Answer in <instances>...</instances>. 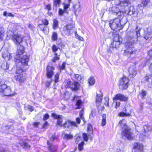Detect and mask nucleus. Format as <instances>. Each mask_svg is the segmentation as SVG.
I'll return each mask as SVG.
<instances>
[{
	"instance_id": "1",
	"label": "nucleus",
	"mask_w": 152,
	"mask_h": 152,
	"mask_svg": "<svg viewBox=\"0 0 152 152\" xmlns=\"http://www.w3.org/2000/svg\"><path fill=\"white\" fill-rule=\"evenodd\" d=\"M141 28L138 26L136 27L134 31L132 29L128 31L125 37L126 42L125 43V49L123 54L128 57H130L132 54L136 53L137 50L134 49V45L138 40V38L140 37V31Z\"/></svg>"
},
{
	"instance_id": "2",
	"label": "nucleus",
	"mask_w": 152,
	"mask_h": 152,
	"mask_svg": "<svg viewBox=\"0 0 152 152\" xmlns=\"http://www.w3.org/2000/svg\"><path fill=\"white\" fill-rule=\"evenodd\" d=\"M118 126L120 128L124 129L121 133L122 135L125 136L129 140L132 139L133 138L132 133L130 132L129 129L127 127L125 120H122L120 121Z\"/></svg>"
},
{
	"instance_id": "3",
	"label": "nucleus",
	"mask_w": 152,
	"mask_h": 152,
	"mask_svg": "<svg viewBox=\"0 0 152 152\" xmlns=\"http://www.w3.org/2000/svg\"><path fill=\"white\" fill-rule=\"evenodd\" d=\"M20 61L22 66H18L17 67L16 73H20L25 71L27 69L26 66H28V63L29 61V57L27 55L23 56L20 57V60H17Z\"/></svg>"
},
{
	"instance_id": "4",
	"label": "nucleus",
	"mask_w": 152,
	"mask_h": 152,
	"mask_svg": "<svg viewBox=\"0 0 152 152\" xmlns=\"http://www.w3.org/2000/svg\"><path fill=\"white\" fill-rule=\"evenodd\" d=\"M42 22L43 24H40L38 25V27L45 34H47L49 32V28L47 26L48 24V22L46 19H42Z\"/></svg>"
},
{
	"instance_id": "5",
	"label": "nucleus",
	"mask_w": 152,
	"mask_h": 152,
	"mask_svg": "<svg viewBox=\"0 0 152 152\" xmlns=\"http://www.w3.org/2000/svg\"><path fill=\"white\" fill-rule=\"evenodd\" d=\"M121 21V20L118 18L111 20L109 23L110 27L112 30H115L118 27H120L121 25L120 23Z\"/></svg>"
},
{
	"instance_id": "6",
	"label": "nucleus",
	"mask_w": 152,
	"mask_h": 152,
	"mask_svg": "<svg viewBox=\"0 0 152 152\" xmlns=\"http://www.w3.org/2000/svg\"><path fill=\"white\" fill-rule=\"evenodd\" d=\"M2 91L0 92L4 96H12L15 95V92L12 90L10 87L6 85V88H2Z\"/></svg>"
},
{
	"instance_id": "7",
	"label": "nucleus",
	"mask_w": 152,
	"mask_h": 152,
	"mask_svg": "<svg viewBox=\"0 0 152 152\" xmlns=\"http://www.w3.org/2000/svg\"><path fill=\"white\" fill-rule=\"evenodd\" d=\"M129 80L125 76H123L120 80L119 88L122 89H126L128 88Z\"/></svg>"
},
{
	"instance_id": "8",
	"label": "nucleus",
	"mask_w": 152,
	"mask_h": 152,
	"mask_svg": "<svg viewBox=\"0 0 152 152\" xmlns=\"http://www.w3.org/2000/svg\"><path fill=\"white\" fill-rule=\"evenodd\" d=\"M144 132L142 134H140L139 137L142 140L148 137L151 130V128L150 126L145 125L143 126Z\"/></svg>"
},
{
	"instance_id": "9",
	"label": "nucleus",
	"mask_w": 152,
	"mask_h": 152,
	"mask_svg": "<svg viewBox=\"0 0 152 152\" xmlns=\"http://www.w3.org/2000/svg\"><path fill=\"white\" fill-rule=\"evenodd\" d=\"M65 86L66 87L70 88L73 90L76 91L79 88L80 85L78 82H72L69 81L67 83Z\"/></svg>"
},
{
	"instance_id": "10",
	"label": "nucleus",
	"mask_w": 152,
	"mask_h": 152,
	"mask_svg": "<svg viewBox=\"0 0 152 152\" xmlns=\"http://www.w3.org/2000/svg\"><path fill=\"white\" fill-rule=\"evenodd\" d=\"M24 51V47L21 45H20L18 47V50L16 52V55L15 56V58L16 60H20V57L22 56Z\"/></svg>"
},
{
	"instance_id": "11",
	"label": "nucleus",
	"mask_w": 152,
	"mask_h": 152,
	"mask_svg": "<svg viewBox=\"0 0 152 152\" xmlns=\"http://www.w3.org/2000/svg\"><path fill=\"white\" fill-rule=\"evenodd\" d=\"M9 37L12 39L14 43L16 44L20 43L22 41V36L19 34H14L13 36H10Z\"/></svg>"
},
{
	"instance_id": "12",
	"label": "nucleus",
	"mask_w": 152,
	"mask_h": 152,
	"mask_svg": "<svg viewBox=\"0 0 152 152\" xmlns=\"http://www.w3.org/2000/svg\"><path fill=\"white\" fill-rule=\"evenodd\" d=\"M9 31H7V35L8 37L13 36L14 34V31L16 30V26L14 23L10 24L8 26Z\"/></svg>"
},
{
	"instance_id": "13",
	"label": "nucleus",
	"mask_w": 152,
	"mask_h": 152,
	"mask_svg": "<svg viewBox=\"0 0 152 152\" xmlns=\"http://www.w3.org/2000/svg\"><path fill=\"white\" fill-rule=\"evenodd\" d=\"M80 4L78 1L74 3L73 4V10L76 16H77L79 12L80 11Z\"/></svg>"
},
{
	"instance_id": "14",
	"label": "nucleus",
	"mask_w": 152,
	"mask_h": 152,
	"mask_svg": "<svg viewBox=\"0 0 152 152\" xmlns=\"http://www.w3.org/2000/svg\"><path fill=\"white\" fill-rule=\"evenodd\" d=\"M46 69V75L47 77L48 78H51L54 74L53 71L54 69V68L49 66H48L47 67Z\"/></svg>"
},
{
	"instance_id": "15",
	"label": "nucleus",
	"mask_w": 152,
	"mask_h": 152,
	"mask_svg": "<svg viewBox=\"0 0 152 152\" xmlns=\"http://www.w3.org/2000/svg\"><path fill=\"white\" fill-rule=\"evenodd\" d=\"M73 101L75 103L76 105L77 106L76 109L81 108V106L82 105L83 102L80 97L75 96L73 99Z\"/></svg>"
},
{
	"instance_id": "16",
	"label": "nucleus",
	"mask_w": 152,
	"mask_h": 152,
	"mask_svg": "<svg viewBox=\"0 0 152 152\" xmlns=\"http://www.w3.org/2000/svg\"><path fill=\"white\" fill-rule=\"evenodd\" d=\"M62 126L65 128H68L71 126H74L76 127L78 126L77 125L75 121H71L69 120L67 121L63 125H61V126Z\"/></svg>"
},
{
	"instance_id": "17",
	"label": "nucleus",
	"mask_w": 152,
	"mask_h": 152,
	"mask_svg": "<svg viewBox=\"0 0 152 152\" xmlns=\"http://www.w3.org/2000/svg\"><path fill=\"white\" fill-rule=\"evenodd\" d=\"M73 28V26L72 24H67L64 26L63 28L64 32L67 35H69L70 33V31L72 30Z\"/></svg>"
},
{
	"instance_id": "18",
	"label": "nucleus",
	"mask_w": 152,
	"mask_h": 152,
	"mask_svg": "<svg viewBox=\"0 0 152 152\" xmlns=\"http://www.w3.org/2000/svg\"><path fill=\"white\" fill-rule=\"evenodd\" d=\"M152 33V29L151 27H149L146 28L145 30V36L144 38L148 40V38L151 37Z\"/></svg>"
},
{
	"instance_id": "19",
	"label": "nucleus",
	"mask_w": 152,
	"mask_h": 152,
	"mask_svg": "<svg viewBox=\"0 0 152 152\" xmlns=\"http://www.w3.org/2000/svg\"><path fill=\"white\" fill-rule=\"evenodd\" d=\"M137 13L138 11L136 7L133 6H131L129 8L127 14L130 15L135 14L137 15Z\"/></svg>"
},
{
	"instance_id": "20",
	"label": "nucleus",
	"mask_w": 152,
	"mask_h": 152,
	"mask_svg": "<svg viewBox=\"0 0 152 152\" xmlns=\"http://www.w3.org/2000/svg\"><path fill=\"white\" fill-rule=\"evenodd\" d=\"M127 99V97L120 94L115 95L113 98V100L118 99L122 101H126Z\"/></svg>"
},
{
	"instance_id": "21",
	"label": "nucleus",
	"mask_w": 152,
	"mask_h": 152,
	"mask_svg": "<svg viewBox=\"0 0 152 152\" xmlns=\"http://www.w3.org/2000/svg\"><path fill=\"white\" fill-rule=\"evenodd\" d=\"M21 73H18L17 74H19V75L15 76V77L16 80L20 83L23 82L26 79L25 76L23 75V74H21Z\"/></svg>"
},
{
	"instance_id": "22",
	"label": "nucleus",
	"mask_w": 152,
	"mask_h": 152,
	"mask_svg": "<svg viewBox=\"0 0 152 152\" xmlns=\"http://www.w3.org/2000/svg\"><path fill=\"white\" fill-rule=\"evenodd\" d=\"M129 75L132 77H134L137 74V71L135 69L134 66L131 67L129 68Z\"/></svg>"
},
{
	"instance_id": "23",
	"label": "nucleus",
	"mask_w": 152,
	"mask_h": 152,
	"mask_svg": "<svg viewBox=\"0 0 152 152\" xmlns=\"http://www.w3.org/2000/svg\"><path fill=\"white\" fill-rule=\"evenodd\" d=\"M102 94L100 91L99 93H97L96 94V105L98 103H100L101 102L102 99Z\"/></svg>"
},
{
	"instance_id": "24",
	"label": "nucleus",
	"mask_w": 152,
	"mask_h": 152,
	"mask_svg": "<svg viewBox=\"0 0 152 152\" xmlns=\"http://www.w3.org/2000/svg\"><path fill=\"white\" fill-rule=\"evenodd\" d=\"M2 56L6 61H8L11 58L10 54L7 51L4 52L2 54Z\"/></svg>"
},
{
	"instance_id": "25",
	"label": "nucleus",
	"mask_w": 152,
	"mask_h": 152,
	"mask_svg": "<svg viewBox=\"0 0 152 152\" xmlns=\"http://www.w3.org/2000/svg\"><path fill=\"white\" fill-rule=\"evenodd\" d=\"M62 137L63 138L68 140L73 138V136L71 134H66L64 132L63 133Z\"/></svg>"
},
{
	"instance_id": "26",
	"label": "nucleus",
	"mask_w": 152,
	"mask_h": 152,
	"mask_svg": "<svg viewBox=\"0 0 152 152\" xmlns=\"http://www.w3.org/2000/svg\"><path fill=\"white\" fill-rule=\"evenodd\" d=\"M134 148L135 149L140 151H142L143 148V146L141 144L136 143H135L134 145Z\"/></svg>"
},
{
	"instance_id": "27",
	"label": "nucleus",
	"mask_w": 152,
	"mask_h": 152,
	"mask_svg": "<svg viewBox=\"0 0 152 152\" xmlns=\"http://www.w3.org/2000/svg\"><path fill=\"white\" fill-rule=\"evenodd\" d=\"M6 87L5 82L3 79H0V91H2V88H5Z\"/></svg>"
},
{
	"instance_id": "28",
	"label": "nucleus",
	"mask_w": 152,
	"mask_h": 152,
	"mask_svg": "<svg viewBox=\"0 0 152 152\" xmlns=\"http://www.w3.org/2000/svg\"><path fill=\"white\" fill-rule=\"evenodd\" d=\"M144 79L146 81L152 83V74L151 75H146Z\"/></svg>"
},
{
	"instance_id": "29",
	"label": "nucleus",
	"mask_w": 152,
	"mask_h": 152,
	"mask_svg": "<svg viewBox=\"0 0 152 152\" xmlns=\"http://www.w3.org/2000/svg\"><path fill=\"white\" fill-rule=\"evenodd\" d=\"M119 1L120 5L123 6L126 5L130 1L129 0H119Z\"/></svg>"
},
{
	"instance_id": "30",
	"label": "nucleus",
	"mask_w": 152,
	"mask_h": 152,
	"mask_svg": "<svg viewBox=\"0 0 152 152\" xmlns=\"http://www.w3.org/2000/svg\"><path fill=\"white\" fill-rule=\"evenodd\" d=\"M21 145L23 147L26 149H28L30 148V146L28 143L24 142H23L22 143L20 142Z\"/></svg>"
},
{
	"instance_id": "31",
	"label": "nucleus",
	"mask_w": 152,
	"mask_h": 152,
	"mask_svg": "<svg viewBox=\"0 0 152 152\" xmlns=\"http://www.w3.org/2000/svg\"><path fill=\"white\" fill-rule=\"evenodd\" d=\"M95 80L93 77H91L88 80V83L90 86L93 85L95 83Z\"/></svg>"
},
{
	"instance_id": "32",
	"label": "nucleus",
	"mask_w": 152,
	"mask_h": 152,
	"mask_svg": "<svg viewBox=\"0 0 152 152\" xmlns=\"http://www.w3.org/2000/svg\"><path fill=\"white\" fill-rule=\"evenodd\" d=\"M102 120L101 122V125L102 126H105L106 123V115L103 114L102 115Z\"/></svg>"
},
{
	"instance_id": "33",
	"label": "nucleus",
	"mask_w": 152,
	"mask_h": 152,
	"mask_svg": "<svg viewBox=\"0 0 152 152\" xmlns=\"http://www.w3.org/2000/svg\"><path fill=\"white\" fill-rule=\"evenodd\" d=\"M49 148L51 152H57V148L54 145H50Z\"/></svg>"
},
{
	"instance_id": "34",
	"label": "nucleus",
	"mask_w": 152,
	"mask_h": 152,
	"mask_svg": "<svg viewBox=\"0 0 152 152\" xmlns=\"http://www.w3.org/2000/svg\"><path fill=\"white\" fill-rule=\"evenodd\" d=\"M130 113H129L121 112L118 114V115L120 117L128 116L130 115Z\"/></svg>"
},
{
	"instance_id": "35",
	"label": "nucleus",
	"mask_w": 152,
	"mask_h": 152,
	"mask_svg": "<svg viewBox=\"0 0 152 152\" xmlns=\"http://www.w3.org/2000/svg\"><path fill=\"white\" fill-rule=\"evenodd\" d=\"M4 32V29L3 27H0V40L2 39L3 36V34Z\"/></svg>"
},
{
	"instance_id": "36",
	"label": "nucleus",
	"mask_w": 152,
	"mask_h": 152,
	"mask_svg": "<svg viewBox=\"0 0 152 152\" xmlns=\"http://www.w3.org/2000/svg\"><path fill=\"white\" fill-rule=\"evenodd\" d=\"M73 77L74 80H77L79 81H80L82 79L81 77L78 74H74Z\"/></svg>"
},
{
	"instance_id": "37",
	"label": "nucleus",
	"mask_w": 152,
	"mask_h": 152,
	"mask_svg": "<svg viewBox=\"0 0 152 152\" xmlns=\"http://www.w3.org/2000/svg\"><path fill=\"white\" fill-rule=\"evenodd\" d=\"M122 41V39L118 35H116L114 38V42Z\"/></svg>"
},
{
	"instance_id": "38",
	"label": "nucleus",
	"mask_w": 152,
	"mask_h": 152,
	"mask_svg": "<svg viewBox=\"0 0 152 152\" xmlns=\"http://www.w3.org/2000/svg\"><path fill=\"white\" fill-rule=\"evenodd\" d=\"M84 111V110L83 109H82L81 110V111L80 113L79 116H80V118L82 120H83V121L84 122V123H85V119H84V118L83 117V116Z\"/></svg>"
},
{
	"instance_id": "39",
	"label": "nucleus",
	"mask_w": 152,
	"mask_h": 152,
	"mask_svg": "<svg viewBox=\"0 0 152 152\" xmlns=\"http://www.w3.org/2000/svg\"><path fill=\"white\" fill-rule=\"evenodd\" d=\"M58 48L56 45H52V49L53 52L54 53H57L56 52L58 51Z\"/></svg>"
},
{
	"instance_id": "40",
	"label": "nucleus",
	"mask_w": 152,
	"mask_h": 152,
	"mask_svg": "<svg viewBox=\"0 0 152 152\" xmlns=\"http://www.w3.org/2000/svg\"><path fill=\"white\" fill-rule=\"evenodd\" d=\"M84 144V142H81L79 144L78 148L79 151H81L83 150Z\"/></svg>"
},
{
	"instance_id": "41",
	"label": "nucleus",
	"mask_w": 152,
	"mask_h": 152,
	"mask_svg": "<svg viewBox=\"0 0 152 152\" xmlns=\"http://www.w3.org/2000/svg\"><path fill=\"white\" fill-rule=\"evenodd\" d=\"M58 21L54 19L53 20V28L54 29H56L58 26Z\"/></svg>"
},
{
	"instance_id": "42",
	"label": "nucleus",
	"mask_w": 152,
	"mask_h": 152,
	"mask_svg": "<svg viewBox=\"0 0 152 152\" xmlns=\"http://www.w3.org/2000/svg\"><path fill=\"white\" fill-rule=\"evenodd\" d=\"M75 37L77 39H78L79 40H81L82 41H84V39L83 38V37L79 36L77 34L76 32H75Z\"/></svg>"
},
{
	"instance_id": "43",
	"label": "nucleus",
	"mask_w": 152,
	"mask_h": 152,
	"mask_svg": "<svg viewBox=\"0 0 152 152\" xmlns=\"http://www.w3.org/2000/svg\"><path fill=\"white\" fill-rule=\"evenodd\" d=\"M52 39L53 41H55L57 39V34L56 32H54L52 35Z\"/></svg>"
},
{
	"instance_id": "44",
	"label": "nucleus",
	"mask_w": 152,
	"mask_h": 152,
	"mask_svg": "<svg viewBox=\"0 0 152 152\" xmlns=\"http://www.w3.org/2000/svg\"><path fill=\"white\" fill-rule=\"evenodd\" d=\"M149 1L150 0H142L141 5L143 7H144L145 6Z\"/></svg>"
},
{
	"instance_id": "45",
	"label": "nucleus",
	"mask_w": 152,
	"mask_h": 152,
	"mask_svg": "<svg viewBox=\"0 0 152 152\" xmlns=\"http://www.w3.org/2000/svg\"><path fill=\"white\" fill-rule=\"evenodd\" d=\"M61 2V0H54V4L56 6H59Z\"/></svg>"
},
{
	"instance_id": "46",
	"label": "nucleus",
	"mask_w": 152,
	"mask_h": 152,
	"mask_svg": "<svg viewBox=\"0 0 152 152\" xmlns=\"http://www.w3.org/2000/svg\"><path fill=\"white\" fill-rule=\"evenodd\" d=\"M3 15L4 16H14L11 13H7L6 11H4L3 13Z\"/></svg>"
},
{
	"instance_id": "47",
	"label": "nucleus",
	"mask_w": 152,
	"mask_h": 152,
	"mask_svg": "<svg viewBox=\"0 0 152 152\" xmlns=\"http://www.w3.org/2000/svg\"><path fill=\"white\" fill-rule=\"evenodd\" d=\"M75 137H76L75 139V142L77 144L80 141V137L78 134H76Z\"/></svg>"
},
{
	"instance_id": "48",
	"label": "nucleus",
	"mask_w": 152,
	"mask_h": 152,
	"mask_svg": "<svg viewBox=\"0 0 152 152\" xmlns=\"http://www.w3.org/2000/svg\"><path fill=\"white\" fill-rule=\"evenodd\" d=\"M121 42L120 41L113 42V44L115 45V48H116L118 47Z\"/></svg>"
},
{
	"instance_id": "49",
	"label": "nucleus",
	"mask_w": 152,
	"mask_h": 152,
	"mask_svg": "<svg viewBox=\"0 0 152 152\" xmlns=\"http://www.w3.org/2000/svg\"><path fill=\"white\" fill-rule=\"evenodd\" d=\"M83 136L84 140L86 142H87L88 140V135H87L85 133H83Z\"/></svg>"
},
{
	"instance_id": "50",
	"label": "nucleus",
	"mask_w": 152,
	"mask_h": 152,
	"mask_svg": "<svg viewBox=\"0 0 152 152\" xmlns=\"http://www.w3.org/2000/svg\"><path fill=\"white\" fill-rule=\"evenodd\" d=\"M59 75V74L58 73H57L55 76V80L54 81L55 83H57L58 81V78Z\"/></svg>"
},
{
	"instance_id": "51",
	"label": "nucleus",
	"mask_w": 152,
	"mask_h": 152,
	"mask_svg": "<svg viewBox=\"0 0 152 152\" xmlns=\"http://www.w3.org/2000/svg\"><path fill=\"white\" fill-rule=\"evenodd\" d=\"M109 98H105L104 99V104L107 107L109 106Z\"/></svg>"
},
{
	"instance_id": "52",
	"label": "nucleus",
	"mask_w": 152,
	"mask_h": 152,
	"mask_svg": "<svg viewBox=\"0 0 152 152\" xmlns=\"http://www.w3.org/2000/svg\"><path fill=\"white\" fill-rule=\"evenodd\" d=\"M55 57L53 60V61L54 62H56L57 60L59 59V57L58 56L57 53H55Z\"/></svg>"
},
{
	"instance_id": "53",
	"label": "nucleus",
	"mask_w": 152,
	"mask_h": 152,
	"mask_svg": "<svg viewBox=\"0 0 152 152\" xmlns=\"http://www.w3.org/2000/svg\"><path fill=\"white\" fill-rule=\"evenodd\" d=\"M96 105L99 112L100 110L102 111L104 109V107L103 106H99L98 105V104Z\"/></svg>"
},
{
	"instance_id": "54",
	"label": "nucleus",
	"mask_w": 152,
	"mask_h": 152,
	"mask_svg": "<svg viewBox=\"0 0 152 152\" xmlns=\"http://www.w3.org/2000/svg\"><path fill=\"white\" fill-rule=\"evenodd\" d=\"M114 49V48L113 47H110L109 48L107 52L108 53H109L111 54L113 52Z\"/></svg>"
},
{
	"instance_id": "55",
	"label": "nucleus",
	"mask_w": 152,
	"mask_h": 152,
	"mask_svg": "<svg viewBox=\"0 0 152 152\" xmlns=\"http://www.w3.org/2000/svg\"><path fill=\"white\" fill-rule=\"evenodd\" d=\"M148 54L151 57L150 62H152V50L148 51Z\"/></svg>"
},
{
	"instance_id": "56",
	"label": "nucleus",
	"mask_w": 152,
	"mask_h": 152,
	"mask_svg": "<svg viewBox=\"0 0 152 152\" xmlns=\"http://www.w3.org/2000/svg\"><path fill=\"white\" fill-rule=\"evenodd\" d=\"M58 121L57 123L59 125L62 122V120L61 117L60 116L58 118Z\"/></svg>"
},
{
	"instance_id": "57",
	"label": "nucleus",
	"mask_w": 152,
	"mask_h": 152,
	"mask_svg": "<svg viewBox=\"0 0 152 152\" xmlns=\"http://www.w3.org/2000/svg\"><path fill=\"white\" fill-rule=\"evenodd\" d=\"M64 12V11L63 10H62L61 9H59L58 11V14L60 15H62Z\"/></svg>"
},
{
	"instance_id": "58",
	"label": "nucleus",
	"mask_w": 152,
	"mask_h": 152,
	"mask_svg": "<svg viewBox=\"0 0 152 152\" xmlns=\"http://www.w3.org/2000/svg\"><path fill=\"white\" fill-rule=\"evenodd\" d=\"M141 96L144 97L146 95V91H145L142 90V93L141 94Z\"/></svg>"
},
{
	"instance_id": "59",
	"label": "nucleus",
	"mask_w": 152,
	"mask_h": 152,
	"mask_svg": "<svg viewBox=\"0 0 152 152\" xmlns=\"http://www.w3.org/2000/svg\"><path fill=\"white\" fill-rule=\"evenodd\" d=\"M95 115V113L94 111H91V113L90 114L89 117L91 118L92 117H94Z\"/></svg>"
},
{
	"instance_id": "60",
	"label": "nucleus",
	"mask_w": 152,
	"mask_h": 152,
	"mask_svg": "<svg viewBox=\"0 0 152 152\" xmlns=\"http://www.w3.org/2000/svg\"><path fill=\"white\" fill-rule=\"evenodd\" d=\"M87 129L89 131H92V125L90 124H88V126Z\"/></svg>"
},
{
	"instance_id": "61",
	"label": "nucleus",
	"mask_w": 152,
	"mask_h": 152,
	"mask_svg": "<svg viewBox=\"0 0 152 152\" xmlns=\"http://www.w3.org/2000/svg\"><path fill=\"white\" fill-rule=\"evenodd\" d=\"M49 117V116L48 114H46L43 118V120H45L48 119Z\"/></svg>"
},
{
	"instance_id": "62",
	"label": "nucleus",
	"mask_w": 152,
	"mask_h": 152,
	"mask_svg": "<svg viewBox=\"0 0 152 152\" xmlns=\"http://www.w3.org/2000/svg\"><path fill=\"white\" fill-rule=\"evenodd\" d=\"M26 107L28 108L30 111H32L33 110V107L30 105H27Z\"/></svg>"
},
{
	"instance_id": "63",
	"label": "nucleus",
	"mask_w": 152,
	"mask_h": 152,
	"mask_svg": "<svg viewBox=\"0 0 152 152\" xmlns=\"http://www.w3.org/2000/svg\"><path fill=\"white\" fill-rule=\"evenodd\" d=\"M52 116L54 118L58 119V118L60 116L59 115H58L55 113H52Z\"/></svg>"
},
{
	"instance_id": "64",
	"label": "nucleus",
	"mask_w": 152,
	"mask_h": 152,
	"mask_svg": "<svg viewBox=\"0 0 152 152\" xmlns=\"http://www.w3.org/2000/svg\"><path fill=\"white\" fill-rule=\"evenodd\" d=\"M45 9H48V10H50L51 9V6L50 4L45 6Z\"/></svg>"
}]
</instances>
